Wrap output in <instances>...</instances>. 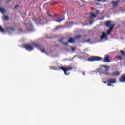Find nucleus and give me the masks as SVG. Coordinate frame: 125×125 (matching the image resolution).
Segmentation results:
<instances>
[{
  "mask_svg": "<svg viewBox=\"0 0 125 125\" xmlns=\"http://www.w3.org/2000/svg\"><path fill=\"white\" fill-rule=\"evenodd\" d=\"M100 76L102 75H109V70L110 66L108 65H102L100 68L97 69Z\"/></svg>",
  "mask_w": 125,
  "mask_h": 125,
  "instance_id": "f257e3e1",
  "label": "nucleus"
},
{
  "mask_svg": "<svg viewBox=\"0 0 125 125\" xmlns=\"http://www.w3.org/2000/svg\"><path fill=\"white\" fill-rule=\"evenodd\" d=\"M59 70H62L63 71L65 75L67 76L69 75V73H67V72H69V71H72L73 70V67L72 66H68L67 67H64L63 66H61Z\"/></svg>",
  "mask_w": 125,
  "mask_h": 125,
  "instance_id": "f03ea898",
  "label": "nucleus"
},
{
  "mask_svg": "<svg viewBox=\"0 0 125 125\" xmlns=\"http://www.w3.org/2000/svg\"><path fill=\"white\" fill-rule=\"evenodd\" d=\"M102 58L97 56H91L88 58V61L93 62V61H101Z\"/></svg>",
  "mask_w": 125,
  "mask_h": 125,
  "instance_id": "7ed1b4c3",
  "label": "nucleus"
},
{
  "mask_svg": "<svg viewBox=\"0 0 125 125\" xmlns=\"http://www.w3.org/2000/svg\"><path fill=\"white\" fill-rule=\"evenodd\" d=\"M24 48L26 49V50H28L29 51H31L34 49V47L30 44H26L24 46Z\"/></svg>",
  "mask_w": 125,
  "mask_h": 125,
  "instance_id": "20e7f679",
  "label": "nucleus"
},
{
  "mask_svg": "<svg viewBox=\"0 0 125 125\" xmlns=\"http://www.w3.org/2000/svg\"><path fill=\"white\" fill-rule=\"evenodd\" d=\"M103 62H106V63L111 62V60H110V56H105L103 59Z\"/></svg>",
  "mask_w": 125,
  "mask_h": 125,
  "instance_id": "39448f33",
  "label": "nucleus"
},
{
  "mask_svg": "<svg viewBox=\"0 0 125 125\" xmlns=\"http://www.w3.org/2000/svg\"><path fill=\"white\" fill-rule=\"evenodd\" d=\"M107 83L114 84V83H117V79L109 78L107 80Z\"/></svg>",
  "mask_w": 125,
  "mask_h": 125,
  "instance_id": "423d86ee",
  "label": "nucleus"
},
{
  "mask_svg": "<svg viewBox=\"0 0 125 125\" xmlns=\"http://www.w3.org/2000/svg\"><path fill=\"white\" fill-rule=\"evenodd\" d=\"M112 4L113 5V8H116L119 5V1H113L112 2Z\"/></svg>",
  "mask_w": 125,
  "mask_h": 125,
  "instance_id": "0eeeda50",
  "label": "nucleus"
},
{
  "mask_svg": "<svg viewBox=\"0 0 125 125\" xmlns=\"http://www.w3.org/2000/svg\"><path fill=\"white\" fill-rule=\"evenodd\" d=\"M114 28H115V26L114 25L111 26L110 28H109V29L107 32V34L110 35V34H111V33H112V31H113Z\"/></svg>",
  "mask_w": 125,
  "mask_h": 125,
  "instance_id": "6e6552de",
  "label": "nucleus"
},
{
  "mask_svg": "<svg viewBox=\"0 0 125 125\" xmlns=\"http://www.w3.org/2000/svg\"><path fill=\"white\" fill-rule=\"evenodd\" d=\"M104 39H107V35L106 34V33L103 32L102 35L101 36V40H103Z\"/></svg>",
  "mask_w": 125,
  "mask_h": 125,
  "instance_id": "1a4fd4ad",
  "label": "nucleus"
},
{
  "mask_svg": "<svg viewBox=\"0 0 125 125\" xmlns=\"http://www.w3.org/2000/svg\"><path fill=\"white\" fill-rule=\"evenodd\" d=\"M120 82L124 83L125 82V74L122 75L119 79Z\"/></svg>",
  "mask_w": 125,
  "mask_h": 125,
  "instance_id": "9d476101",
  "label": "nucleus"
},
{
  "mask_svg": "<svg viewBox=\"0 0 125 125\" xmlns=\"http://www.w3.org/2000/svg\"><path fill=\"white\" fill-rule=\"evenodd\" d=\"M112 24V21H108L105 23V25L108 27V28H109V27H111V25Z\"/></svg>",
  "mask_w": 125,
  "mask_h": 125,
  "instance_id": "9b49d317",
  "label": "nucleus"
},
{
  "mask_svg": "<svg viewBox=\"0 0 125 125\" xmlns=\"http://www.w3.org/2000/svg\"><path fill=\"white\" fill-rule=\"evenodd\" d=\"M63 38H62L60 40H59V42H61L62 43V44H64V45H66V46H68V42H63Z\"/></svg>",
  "mask_w": 125,
  "mask_h": 125,
  "instance_id": "f8f14e48",
  "label": "nucleus"
},
{
  "mask_svg": "<svg viewBox=\"0 0 125 125\" xmlns=\"http://www.w3.org/2000/svg\"><path fill=\"white\" fill-rule=\"evenodd\" d=\"M120 74H121V73L119 71H116L112 73V76H115V77H117L118 76H120Z\"/></svg>",
  "mask_w": 125,
  "mask_h": 125,
  "instance_id": "ddd939ff",
  "label": "nucleus"
},
{
  "mask_svg": "<svg viewBox=\"0 0 125 125\" xmlns=\"http://www.w3.org/2000/svg\"><path fill=\"white\" fill-rule=\"evenodd\" d=\"M97 16V15H96V14H94V13H92L90 14V19H91V18H95V17H96Z\"/></svg>",
  "mask_w": 125,
  "mask_h": 125,
  "instance_id": "4468645a",
  "label": "nucleus"
},
{
  "mask_svg": "<svg viewBox=\"0 0 125 125\" xmlns=\"http://www.w3.org/2000/svg\"><path fill=\"white\" fill-rule=\"evenodd\" d=\"M68 42L70 43H73V42H75V39L72 38H69L68 40Z\"/></svg>",
  "mask_w": 125,
  "mask_h": 125,
  "instance_id": "2eb2a0df",
  "label": "nucleus"
},
{
  "mask_svg": "<svg viewBox=\"0 0 125 125\" xmlns=\"http://www.w3.org/2000/svg\"><path fill=\"white\" fill-rule=\"evenodd\" d=\"M81 38H82V36L80 35H76L74 37V40H77V39H81Z\"/></svg>",
  "mask_w": 125,
  "mask_h": 125,
  "instance_id": "dca6fc26",
  "label": "nucleus"
},
{
  "mask_svg": "<svg viewBox=\"0 0 125 125\" xmlns=\"http://www.w3.org/2000/svg\"><path fill=\"white\" fill-rule=\"evenodd\" d=\"M33 45L36 47V48H40L41 46H40L38 44L34 43L33 44Z\"/></svg>",
  "mask_w": 125,
  "mask_h": 125,
  "instance_id": "f3484780",
  "label": "nucleus"
},
{
  "mask_svg": "<svg viewBox=\"0 0 125 125\" xmlns=\"http://www.w3.org/2000/svg\"><path fill=\"white\" fill-rule=\"evenodd\" d=\"M63 20H65V18H62V19H61L60 20H56V22H57V23H60V22H61Z\"/></svg>",
  "mask_w": 125,
  "mask_h": 125,
  "instance_id": "a211bd4d",
  "label": "nucleus"
},
{
  "mask_svg": "<svg viewBox=\"0 0 125 125\" xmlns=\"http://www.w3.org/2000/svg\"><path fill=\"white\" fill-rule=\"evenodd\" d=\"M15 31V29L14 28H11L8 29V32H13Z\"/></svg>",
  "mask_w": 125,
  "mask_h": 125,
  "instance_id": "6ab92c4d",
  "label": "nucleus"
},
{
  "mask_svg": "<svg viewBox=\"0 0 125 125\" xmlns=\"http://www.w3.org/2000/svg\"><path fill=\"white\" fill-rule=\"evenodd\" d=\"M120 53H121L122 55L123 56V57H125V51L121 50Z\"/></svg>",
  "mask_w": 125,
  "mask_h": 125,
  "instance_id": "aec40b11",
  "label": "nucleus"
},
{
  "mask_svg": "<svg viewBox=\"0 0 125 125\" xmlns=\"http://www.w3.org/2000/svg\"><path fill=\"white\" fill-rule=\"evenodd\" d=\"M0 11L1 13H5V10L3 8H0Z\"/></svg>",
  "mask_w": 125,
  "mask_h": 125,
  "instance_id": "412c9836",
  "label": "nucleus"
},
{
  "mask_svg": "<svg viewBox=\"0 0 125 125\" xmlns=\"http://www.w3.org/2000/svg\"><path fill=\"white\" fill-rule=\"evenodd\" d=\"M0 32H1L2 33H4V29L2 28V27L0 25Z\"/></svg>",
  "mask_w": 125,
  "mask_h": 125,
  "instance_id": "4be33fe9",
  "label": "nucleus"
},
{
  "mask_svg": "<svg viewBox=\"0 0 125 125\" xmlns=\"http://www.w3.org/2000/svg\"><path fill=\"white\" fill-rule=\"evenodd\" d=\"M85 42H90V39H88L84 41Z\"/></svg>",
  "mask_w": 125,
  "mask_h": 125,
  "instance_id": "5701e85b",
  "label": "nucleus"
},
{
  "mask_svg": "<svg viewBox=\"0 0 125 125\" xmlns=\"http://www.w3.org/2000/svg\"><path fill=\"white\" fill-rule=\"evenodd\" d=\"M4 19H5V20H8L9 17L7 16L4 15Z\"/></svg>",
  "mask_w": 125,
  "mask_h": 125,
  "instance_id": "b1692460",
  "label": "nucleus"
},
{
  "mask_svg": "<svg viewBox=\"0 0 125 125\" xmlns=\"http://www.w3.org/2000/svg\"><path fill=\"white\" fill-rule=\"evenodd\" d=\"M118 57L120 60H123V57L121 55L118 56Z\"/></svg>",
  "mask_w": 125,
  "mask_h": 125,
  "instance_id": "393cba45",
  "label": "nucleus"
},
{
  "mask_svg": "<svg viewBox=\"0 0 125 125\" xmlns=\"http://www.w3.org/2000/svg\"><path fill=\"white\" fill-rule=\"evenodd\" d=\"M71 50L72 51H75V50H76V48L74 47H71Z\"/></svg>",
  "mask_w": 125,
  "mask_h": 125,
  "instance_id": "a878e982",
  "label": "nucleus"
},
{
  "mask_svg": "<svg viewBox=\"0 0 125 125\" xmlns=\"http://www.w3.org/2000/svg\"><path fill=\"white\" fill-rule=\"evenodd\" d=\"M41 52H43L44 53H46V54H47V53L45 52V50L44 49L42 50Z\"/></svg>",
  "mask_w": 125,
  "mask_h": 125,
  "instance_id": "bb28decb",
  "label": "nucleus"
},
{
  "mask_svg": "<svg viewBox=\"0 0 125 125\" xmlns=\"http://www.w3.org/2000/svg\"><path fill=\"white\" fill-rule=\"evenodd\" d=\"M50 69L51 70H57L56 67H50Z\"/></svg>",
  "mask_w": 125,
  "mask_h": 125,
  "instance_id": "cd10ccee",
  "label": "nucleus"
},
{
  "mask_svg": "<svg viewBox=\"0 0 125 125\" xmlns=\"http://www.w3.org/2000/svg\"><path fill=\"white\" fill-rule=\"evenodd\" d=\"M98 2H100V1H106L107 0H97Z\"/></svg>",
  "mask_w": 125,
  "mask_h": 125,
  "instance_id": "c85d7f7f",
  "label": "nucleus"
},
{
  "mask_svg": "<svg viewBox=\"0 0 125 125\" xmlns=\"http://www.w3.org/2000/svg\"><path fill=\"white\" fill-rule=\"evenodd\" d=\"M112 83H109V84H107L108 86H112Z\"/></svg>",
  "mask_w": 125,
  "mask_h": 125,
  "instance_id": "c756f323",
  "label": "nucleus"
},
{
  "mask_svg": "<svg viewBox=\"0 0 125 125\" xmlns=\"http://www.w3.org/2000/svg\"><path fill=\"white\" fill-rule=\"evenodd\" d=\"M47 15H48V16H50L51 17V15H50V14L49 13V12H47Z\"/></svg>",
  "mask_w": 125,
  "mask_h": 125,
  "instance_id": "7c9ffc66",
  "label": "nucleus"
},
{
  "mask_svg": "<svg viewBox=\"0 0 125 125\" xmlns=\"http://www.w3.org/2000/svg\"><path fill=\"white\" fill-rule=\"evenodd\" d=\"M8 2H10V0H8L6 1V3H8Z\"/></svg>",
  "mask_w": 125,
  "mask_h": 125,
  "instance_id": "2f4dec72",
  "label": "nucleus"
},
{
  "mask_svg": "<svg viewBox=\"0 0 125 125\" xmlns=\"http://www.w3.org/2000/svg\"><path fill=\"white\" fill-rule=\"evenodd\" d=\"M96 12L97 14H99V11L97 10H96Z\"/></svg>",
  "mask_w": 125,
  "mask_h": 125,
  "instance_id": "473e14b6",
  "label": "nucleus"
},
{
  "mask_svg": "<svg viewBox=\"0 0 125 125\" xmlns=\"http://www.w3.org/2000/svg\"><path fill=\"white\" fill-rule=\"evenodd\" d=\"M18 6H19L18 5H17L15 6V8H17V7H18Z\"/></svg>",
  "mask_w": 125,
  "mask_h": 125,
  "instance_id": "72a5a7b5",
  "label": "nucleus"
},
{
  "mask_svg": "<svg viewBox=\"0 0 125 125\" xmlns=\"http://www.w3.org/2000/svg\"><path fill=\"white\" fill-rule=\"evenodd\" d=\"M83 75H85V73H84V72H83Z\"/></svg>",
  "mask_w": 125,
  "mask_h": 125,
  "instance_id": "f704fd0d",
  "label": "nucleus"
},
{
  "mask_svg": "<svg viewBox=\"0 0 125 125\" xmlns=\"http://www.w3.org/2000/svg\"><path fill=\"white\" fill-rule=\"evenodd\" d=\"M107 83L106 81L104 82V83L105 84V83Z\"/></svg>",
  "mask_w": 125,
  "mask_h": 125,
  "instance_id": "c9c22d12",
  "label": "nucleus"
},
{
  "mask_svg": "<svg viewBox=\"0 0 125 125\" xmlns=\"http://www.w3.org/2000/svg\"><path fill=\"white\" fill-rule=\"evenodd\" d=\"M90 24H92V22H91V21H90Z\"/></svg>",
  "mask_w": 125,
  "mask_h": 125,
  "instance_id": "e433bc0d",
  "label": "nucleus"
},
{
  "mask_svg": "<svg viewBox=\"0 0 125 125\" xmlns=\"http://www.w3.org/2000/svg\"><path fill=\"white\" fill-rule=\"evenodd\" d=\"M55 3H57V2H55Z\"/></svg>",
  "mask_w": 125,
  "mask_h": 125,
  "instance_id": "4c0bfd02",
  "label": "nucleus"
},
{
  "mask_svg": "<svg viewBox=\"0 0 125 125\" xmlns=\"http://www.w3.org/2000/svg\"><path fill=\"white\" fill-rule=\"evenodd\" d=\"M123 0L124 1V0Z\"/></svg>",
  "mask_w": 125,
  "mask_h": 125,
  "instance_id": "58836bf2",
  "label": "nucleus"
}]
</instances>
